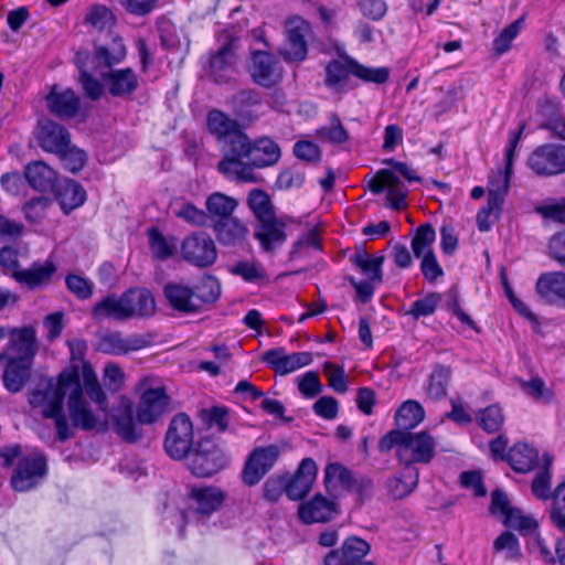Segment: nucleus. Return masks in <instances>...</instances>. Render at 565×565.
Returning a JSON list of instances; mask_svg holds the SVG:
<instances>
[{
	"mask_svg": "<svg viewBox=\"0 0 565 565\" xmlns=\"http://www.w3.org/2000/svg\"><path fill=\"white\" fill-rule=\"evenodd\" d=\"M418 479L419 472L415 466H404L399 475L387 481L388 494L395 500L405 498L416 488Z\"/></svg>",
	"mask_w": 565,
	"mask_h": 565,
	"instance_id": "41",
	"label": "nucleus"
},
{
	"mask_svg": "<svg viewBox=\"0 0 565 565\" xmlns=\"http://www.w3.org/2000/svg\"><path fill=\"white\" fill-rule=\"evenodd\" d=\"M38 350L36 331L32 326L8 331V343L2 352V360L7 362L2 381L8 391L17 393L23 388L30 377Z\"/></svg>",
	"mask_w": 565,
	"mask_h": 565,
	"instance_id": "2",
	"label": "nucleus"
},
{
	"mask_svg": "<svg viewBox=\"0 0 565 565\" xmlns=\"http://www.w3.org/2000/svg\"><path fill=\"white\" fill-rule=\"evenodd\" d=\"M324 484L330 493L339 490L351 489L353 486V477L349 469L338 462H331L324 470Z\"/></svg>",
	"mask_w": 565,
	"mask_h": 565,
	"instance_id": "47",
	"label": "nucleus"
},
{
	"mask_svg": "<svg viewBox=\"0 0 565 565\" xmlns=\"http://www.w3.org/2000/svg\"><path fill=\"white\" fill-rule=\"evenodd\" d=\"M298 390L306 398H313L322 392V384L319 376L313 371L306 372L302 376L297 377Z\"/></svg>",
	"mask_w": 565,
	"mask_h": 565,
	"instance_id": "64",
	"label": "nucleus"
},
{
	"mask_svg": "<svg viewBox=\"0 0 565 565\" xmlns=\"http://www.w3.org/2000/svg\"><path fill=\"white\" fill-rule=\"evenodd\" d=\"M228 465V456L212 440H202L188 458V467L196 477H211Z\"/></svg>",
	"mask_w": 565,
	"mask_h": 565,
	"instance_id": "7",
	"label": "nucleus"
},
{
	"mask_svg": "<svg viewBox=\"0 0 565 565\" xmlns=\"http://www.w3.org/2000/svg\"><path fill=\"white\" fill-rule=\"evenodd\" d=\"M225 40L209 62V75L220 84L231 81L236 71V40L227 34Z\"/></svg>",
	"mask_w": 565,
	"mask_h": 565,
	"instance_id": "17",
	"label": "nucleus"
},
{
	"mask_svg": "<svg viewBox=\"0 0 565 565\" xmlns=\"http://www.w3.org/2000/svg\"><path fill=\"white\" fill-rule=\"evenodd\" d=\"M64 168L73 173L78 172L86 162V153L70 145L57 153Z\"/></svg>",
	"mask_w": 565,
	"mask_h": 565,
	"instance_id": "63",
	"label": "nucleus"
},
{
	"mask_svg": "<svg viewBox=\"0 0 565 565\" xmlns=\"http://www.w3.org/2000/svg\"><path fill=\"white\" fill-rule=\"evenodd\" d=\"M163 292L173 309L182 312L199 310L198 298L192 288L182 284L169 282L164 286Z\"/></svg>",
	"mask_w": 565,
	"mask_h": 565,
	"instance_id": "35",
	"label": "nucleus"
},
{
	"mask_svg": "<svg viewBox=\"0 0 565 565\" xmlns=\"http://www.w3.org/2000/svg\"><path fill=\"white\" fill-rule=\"evenodd\" d=\"M317 465L313 459L301 460L295 476L286 479V494L291 500L302 499L310 490L317 477Z\"/></svg>",
	"mask_w": 565,
	"mask_h": 565,
	"instance_id": "24",
	"label": "nucleus"
},
{
	"mask_svg": "<svg viewBox=\"0 0 565 565\" xmlns=\"http://www.w3.org/2000/svg\"><path fill=\"white\" fill-rule=\"evenodd\" d=\"M316 137L333 145H341L349 140V134L337 114H332L328 125L317 129Z\"/></svg>",
	"mask_w": 565,
	"mask_h": 565,
	"instance_id": "50",
	"label": "nucleus"
},
{
	"mask_svg": "<svg viewBox=\"0 0 565 565\" xmlns=\"http://www.w3.org/2000/svg\"><path fill=\"white\" fill-rule=\"evenodd\" d=\"M25 179L39 192L54 191L58 180L56 172L43 161H33L25 168Z\"/></svg>",
	"mask_w": 565,
	"mask_h": 565,
	"instance_id": "34",
	"label": "nucleus"
},
{
	"mask_svg": "<svg viewBox=\"0 0 565 565\" xmlns=\"http://www.w3.org/2000/svg\"><path fill=\"white\" fill-rule=\"evenodd\" d=\"M324 72V85L333 94H345L353 89L354 86L350 79L351 75L374 84L385 83L390 75L387 67H367L350 56L330 61Z\"/></svg>",
	"mask_w": 565,
	"mask_h": 565,
	"instance_id": "3",
	"label": "nucleus"
},
{
	"mask_svg": "<svg viewBox=\"0 0 565 565\" xmlns=\"http://www.w3.org/2000/svg\"><path fill=\"white\" fill-rule=\"evenodd\" d=\"M479 425L487 433H497L503 425L504 417L499 405H490L477 415Z\"/></svg>",
	"mask_w": 565,
	"mask_h": 565,
	"instance_id": "58",
	"label": "nucleus"
},
{
	"mask_svg": "<svg viewBox=\"0 0 565 565\" xmlns=\"http://www.w3.org/2000/svg\"><path fill=\"white\" fill-rule=\"evenodd\" d=\"M129 299L124 292L120 297L107 296L93 308V317L97 320L111 318L115 320H126L131 318L128 308Z\"/></svg>",
	"mask_w": 565,
	"mask_h": 565,
	"instance_id": "36",
	"label": "nucleus"
},
{
	"mask_svg": "<svg viewBox=\"0 0 565 565\" xmlns=\"http://www.w3.org/2000/svg\"><path fill=\"white\" fill-rule=\"evenodd\" d=\"M370 551L366 541L356 536L348 537L341 548L329 552L324 557V565H374L364 561Z\"/></svg>",
	"mask_w": 565,
	"mask_h": 565,
	"instance_id": "21",
	"label": "nucleus"
},
{
	"mask_svg": "<svg viewBox=\"0 0 565 565\" xmlns=\"http://www.w3.org/2000/svg\"><path fill=\"white\" fill-rule=\"evenodd\" d=\"M67 409L71 418V423L68 422V424L72 428V436L74 435V428L92 430L97 427L98 420L84 396L78 374L75 382L71 383V392L67 398Z\"/></svg>",
	"mask_w": 565,
	"mask_h": 565,
	"instance_id": "12",
	"label": "nucleus"
},
{
	"mask_svg": "<svg viewBox=\"0 0 565 565\" xmlns=\"http://www.w3.org/2000/svg\"><path fill=\"white\" fill-rule=\"evenodd\" d=\"M238 206V201L222 192H213L205 200V213L207 222L212 221V225L218 221L230 218Z\"/></svg>",
	"mask_w": 565,
	"mask_h": 565,
	"instance_id": "39",
	"label": "nucleus"
},
{
	"mask_svg": "<svg viewBox=\"0 0 565 565\" xmlns=\"http://www.w3.org/2000/svg\"><path fill=\"white\" fill-rule=\"evenodd\" d=\"M335 513L334 502L321 494H316L311 500L301 503L299 507V518L306 524L327 522Z\"/></svg>",
	"mask_w": 565,
	"mask_h": 565,
	"instance_id": "33",
	"label": "nucleus"
},
{
	"mask_svg": "<svg viewBox=\"0 0 565 565\" xmlns=\"http://www.w3.org/2000/svg\"><path fill=\"white\" fill-rule=\"evenodd\" d=\"M207 128L210 132L216 137L220 145L241 130L237 120L230 118L220 110H211L209 113Z\"/></svg>",
	"mask_w": 565,
	"mask_h": 565,
	"instance_id": "44",
	"label": "nucleus"
},
{
	"mask_svg": "<svg viewBox=\"0 0 565 565\" xmlns=\"http://www.w3.org/2000/svg\"><path fill=\"white\" fill-rule=\"evenodd\" d=\"M173 213L178 218L193 226H205L207 224L205 211L196 207L191 202L177 203L173 206Z\"/></svg>",
	"mask_w": 565,
	"mask_h": 565,
	"instance_id": "53",
	"label": "nucleus"
},
{
	"mask_svg": "<svg viewBox=\"0 0 565 565\" xmlns=\"http://www.w3.org/2000/svg\"><path fill=\"white\" fill-rule=\"evenodd\" d=\"M193 445V426L188 415L180 413L171 419L166 438L164 449L175 460L183 459Z\"/></svg>",
	"mask_w": 565,
	"mask_h": 565,
	"instance_id": "8",
	"label": "nucleus"
},
{
	"mask_svg": "<svg viewBox=\"0 0 565 565\" xmlns=\"http://www.w3.org/2000/svg\"><path fill=\"white\" fill-rule=\"evenodd\" d=\"M436 238V232L430 224H422L412 238V250L415 257H420L434 253L433 244Z\"/></svg>",
	"mask_w": 565,
	"mask_h": 565,
	"instance_id": "51",
	"label": "nucleus"
},
{
	"mask_svg": "<svg viewBox=\"0 0 565 565\" xmlns=\"http://www.w3.org/2000/svg\"><path fill=\"white\" fill-rule=\"evenodd\" d=\"M310 30V24L300 17H292L287 21V40L281 50L285 60L300 62L306 58L308 53L306 38Z\"/></svg>",
	"mask_w": 565,
	"mask_h": 565,
	"instance_id": "18",
	"label": "nucleus"
},
{
	"mask_svg": "<svg viewBox=\"0 0 565 565\" xmlns=\"http://www.w3.org/2000/svg\"><path fill=\"white\" fill-rule=\"evenodd\" d=\"M262 360L279 375L296 372L301 367L310 365L313 361L310 352H294L289 354L282 347L264 352Z\"/></svg>",
	"mask_w": 565,
	"mask_h": 565,
	"instance_id": "20",
	"label": "nucleus"
},
{
	"mask_svg": "<svg viewBox=\"0 0 565 565\" xmlns=\"http://www.w3.org/2000/svg\"><path fill=\"white\" fill-rule=\"evenodd\" d=\"M46 475V459L43 454L34 451L22 457L11 478L12 488L17 491H29Z\"/></svg>",
	"mask_w": 565,
	"mask_h": 565,
	"instance_id": "10",
	"label": "nucleus"
},
{
	"mask_svg": "<svg viewBox=\"0 0 565 565\" xmlns=\"http://www.w3.org/2000/svg\"><path fill=\"white\" fill-rule=\"evenodd\" d=\"M535 290L545 303L565 308V273L548 271L541 274Z\"/></svg>",
	"mask_w": 565,
	"mask_h": 565,
	"instance_id": "23",
	"label": "nucleus"
},
{
	"mask_svg": "<svg viewBox=\"0 0 565 565\" xmlns=\"http://www.w3.org/2000/svg\"><path fill=\"white\" fill-rule=\"evenodd\" d=\"M198 298L199 309L203 303L214 302L221 295L218 280L213 276H204L193 289Z\"/></svg>",
	"mask_w": 565,
	"mask_h": 565,
	"instance_id": "54",
	"label": "nucleus"
},
{
	"mask_svg": "<svg viewBox=\"0 0 565 565\" xmlns=\"http://www.w3.org/2000/svg\"><path fill=\"white\" fill-rule=\"evenodd\" d=\"M507 459L516 472H527L536 466L539 451L526 443H516L510 448Z\"/></svg>",
	"mask_w": 565,
	"mask_h": 565,
	"instance_id": "43",
	"label": "nucleus"
},
{
	"mask_svg": "<svg viewBox=\"0 0 565 565\" xmlns=\"http://www.w3.org/2000/svg\"><path fill=\"white\" fill-rule=\"evenodd\" d=\"M527 164L535 174L542 177L565 173V146L558 143L542 145L531 153Z\"/></svg>",
	"mask_w": 565,
	"mask_h": 565,
	"instance_id": "9",
	"label": "nucleus"
},
{
	"mask_svg": "<svg viewBox=\"0 0 565 565\" xmlns=\"http://www.w3.org/2000/svg\"><path fill=\"white\" fill-rule=\"evenodd\" d=\"M126 56V46L121 40L115 39L107 46H97L89 64L94 66V72L99 75V71L109 68L120 63Z\"/></svg>",
	"mask_w": 565,
	"mask_h": 565,
	"instance_id": "38",
	"label": "nucleus"
},
{
	"mask_svg": "<svg viewBox=\"0 0 565 565\" xmlns=\"http://www.w3.org/2000/svg\"><path fill=\"white\" fill-rule=\"evenodd\" d=\"M181 254L184 260L198 267L211 266L217 257L214 241L204 232L186 236L181 245Z\"/></svg>",
	"mask_w": 565,
	"mask_h": 565,
	"instance_id": "11",
	"label": "nucleus"
},
{
	"mask_svg": "<svg viewBox=\"0 0 565 565\" xmlns=\"http://www.w3.org/2000/svg\"><path fill=\"white\" fill-rule=\"evenodd\" d=\"M49 110L60 118H72L79 109V98L71 88L53 85L45 97Z\"/></svg>",
	"mask_w": 565,
	"mask_h": 565,
	"instance_id": "26",
	"label": "nucleus"
},
{
	"mask_svg": "<svg viewBox=\"0 0 565 565\" xmlns=\"http://www.w3.org/2000/svg\"><path fill=\"white\" fill-rule=\"evenodd\" d=\"M129 299L128 308L130 316L149 317L156 310V302L151 292L145 288H132L126 292Z\"/></svg>",
	"mask_w": 565,
	"mask_h": 565,
	"instance_id": "46",
	"label": "nucleus"
},
{
	"mask_svg": "<svg viewBox=\"0 0 565 565\" xmlns=\"http://www.w3.org/2000/svg\"><path fill=\"white\" fill-rule=\"evenodd\" d=\"M425 412L423 406L414 401L404 402L395 414V424L397 429L408 431L423 422Z\"/></svg>",
	"mask_w": 565,
	"mask_h": 565,
	"instance_id": "45",
	"label": "nucleus"
},
{
	"mask_svg": "<svg viewBox=\"0 0 565 565\" xmlns=\"http://www.w3.org/2000/svg\"><path fill=\"white\" fill-rule=\"evenodd\" d=\"M250 62L249 72L258 85L271 87L281 79L282 68L273 54L264 51L254 52Z\"/></svg>",
	"mask_w": 565,
	"mask_h": 565,
	"instance_id": "22",
	"label": "nucleus"
},
{
	"mask_svg": "<svg viewBox=\"0 0 565 565\" xmlns=\"http://www.w3.org/2000/svg\"><path fill=\"white\" fill-rule=\"evenodd\" d=\"M436 443L426 431H405L404 445L399 450V462L404 466H414L416 462L427 463L435 454Z\"/></svg>",
	"mask_w": 565,
	"mask_h": 565,
	"instance_id": "14",
	"label": "nucleus"
},
{
	"mask_svg": "<svg viewBox=\"0 0 565 565\" xmlns=\"http://www.w3.org/2000/svg\"><path fill=\"white\" fill-rule=\"evenodd\" d=\"M212 228L218 243L224 246H242L248 235L247 225L236 216L218 221Z\"/></svg>",
	"mask_w": 565,
	"mask_h": 565,
	"instance_id": "32",
	"label": "nucleus"
},
{
	"mask_svg": "<svg viewBox=\"0 0 565 565\" xmlns=\"http://www.w3.org/2000/svg\"><path fill=\"white\" fill-rule=\"evenodd\" d=\"M113 429L125 441L134 443L141 436V428L134 417V405L130 398L120 396L109 412Z\"/></svg>",
	"mask_w": 565,
	"mask_h": 565,
	"instance_id": "16",
	"label": "nucleus"
},
{
	"mask_svg": "<svg viewBox=\"0 0 565 565\" xmlns=\"http://www.w3.org/2000/svg\"><path fill=\"white\" fill-rule=\"evenodd\" d=\"M247 205L258 222L275 216L269 195L260 189H254L248 193Z\"/></svg>",
	"mask_w": 565,
	"mask_h": 565,
	"instance_id": "49",
	"label": "nucleus"
},
{
	"mask_svg": "<svg viewBox=\"0 0 565 565\" xmlns=\"http://www.w3.org/2000/svg\"><path fill=\"white\" fill-rule=\"evenodd\" d=\"M539 113L542 116L540 127L548 130L554 137L565 140V115L559 111L556 103L552 100L542 102Z\"/></svg>",
	"mask_w": 565,
	"mask_h": 565,
	"instance_id": "42",
	"label": "nucleus"
},
{
	"mask_svg": "<svg viewBox=\"0 0 565 565\" xmlns=\"http://www.w3.org/2000/svg\"><path fill=\"white\" fill-rule=\"evenodd\" d=\"M38 138L43 150L56 154L62 152L70 143L67 130L60 124L50 119L40 120Z\"/></svg>",
	"mask_w": 565,
	"mask_h": 565,
	"instance_id": "30",
	"label": "nucleus"
},
{
	"mask_svg": "<svg viewBox=\"0 0 565 565\" xmlns=\"http://www.w3.org/2000/svg\"><path fill=\"white\" fill-rule=\"evenodd\" d=\"M147 344V339L139 334L125 337L120 332H107L99 338L98 349L107 354L121 355L143 349Z\"/></svg>",
	"mask_w": 565,
	"mask_h": 565,
	"instance_id": "25",
	"label": "nucleus"
},
{
	"mask_svg": "<svg viewBox=\"0 0 565 565\" xmlns=\"http://www.w3.org/2000/svg\"><path fill=\"white\" fill-rule=\"evenodd\" d=\"M110 95L124 97L132 94L138 87V76L131 68L99 71Z\"/></svg>",
	"mask_w": 565,
	"mask_h": 565,
	"instance_id": "27",
	"label": "nucleus"
},
{
	"mask_svg": "<svg viewBox=\"0 0 565 565\" xmlns=\"http://www.w3.org/2000/svg\"><path fill=\"white\" fill-rule=\"evenodd\" d=\"M323 374L334 392L343 394L348 391V381L342 366L327 362L323 364Z\"/></svg>",
	"mask_w": 565,
	"mask_h": 565,
	"instance_id": "61",
	"label": "nucleus"
},
{
	"mask_svg": "<svg viewBox=\"0 0 565 565\" xmlns=\"http://www.w3.org/2000/svg\"><path fill=\"white\" fill-rule=\"evenodd\" d=\"M148 238L150 249L156 258L164 260L173 255L175 245L170 243L156 227L148 230Z\"/></svg>",
	"mask_w": 565,
	"mask_h": 565,
	"instance_id": "56",
	"label": "nucleus"
},
{
	"mask_svg": "<svg viewBox=\"0 0 565 565\" xmlns=\"http://www.w3.org/2000/svg\"><path fill=\"white\" fill-rule=\"evenodd\" d=\"M53 193L65 213L81 206L86 200L84 188L70 179L58 181Z\"/></svg>",
	"mask_w": 565,
	"mask_h": 565,
	"instance_id": "37",
	"label": "nucleus"
},
{
	"mask_svg": "<svg viewBox=\"0 0 565 565\" xmlns=\"http://www.w3.org/2000/svg\"><path fill=\"white\" fill-rule=\"evenodd\" d=\"M525 125L522 124L518 131H510V139L505 150V168L498 171L489 179L488 201L490 209H501L504 196L510 186V179L513 171L514 154L523 134Z\"/></svg>",
	"mask_w": 565,
	"mask_h": 565,
	"instance_id": "6",
	"label": "nucleus"
},
{
	"mask_svg": "<svg viewBox=\"0 0 565 565\" xmlns=\"http://www.w3.org/2000/svg\"><path fill=\"white\" fill-rule=\"evenodd\" d=\"M113 12L104 4H94L85 13V23L102 31L113 25Z\"/></svg>",
	"mask_w": 565,
	"mask_h": 565,
	"instance_id": "57",
	"label": "nucleus"
},
{
	"mask_svg": "<svg viewBox=\"0 0 565 565\" xmlns=\"http://www.w3.org/2000/svg\"><path fill=\"white\" fill-rule=\"evenodd\" d=\"M450 375L449 367L438 365L434 369L427 386V396L430 399H440L446 396Z\"/></svg>",
	"mask_w": 565,
	"mask_h": 565,
	"instance_id": "52",
	"label": "nucleus"
},
{
	"mask_svg": "<svg viewBox=\"0 0 565 565\" xmlns=\"http://www.w3.org/2000/svg\"><path fill=\"white\" fill-rule=\"evenodd\" d=\"M82 377H83V391L85 390L86 394L90 398L92 402L97 404L98 408L100 411H106L107 406V398L106 394L100 386L98 379L92 369L90 365L85 364L82 370Z\"/></svg>",
	"mask_w": 565,
	"mask_h": 565,
	"instance_id": "48",
	"label": "nucleus"
},
{
	"mask_svg": "<svg viewBox=\"0 0 565 565\" xmlns=\"http://www.w3.org/2000/svg\"><path fill=\"white\" fill-rule=\"evenodd\" d=\"M252 140L241 129L236 135L221 145L222 160L217 170L228 180L253 182L254 172L249 167Z\"/></svg>",
	"mask_w": 565,
	"mask_h": 565,
	"instance_id": "4",
	"label": "nucleus"
},
{
	"mask_svg": "<svg viewBox=\"0 0 565 565\" xmlns=\"http://www.w3.org/2000/svg\"><path fill=\"white\" fill-rule=\"evenodd\" d=\"M369 190L373 194H380L386 190L387 206L392 209L402 210L406 206L408 190L390 169L379 170L370 180Z\"/></svg>",
	"mask_w": 565,
	"mask_h": 565,
	"instance_id": "13",
	"label": "nucleus"
},
{
	"mask_svg": "<svg viewBox=\"0 0 565 565\" xmlns=\"http://www.w3.org/2000/svg\"><path fill=\"white\" fill-rule=\"evenodd\" d=\"M440 300V294L429 292L423 298L415 300L406 311V315L412 316L414 319L431 316L436 311Z\"/></svg>",
	"mask_w": 565,
	"mask_h": 565,
	"instance_id": "55",
	"label": "nucleus"
},
{
	"mask_svg": "<svg viewBox=\"0 0 565 565\" xmlns=\"http://www.w3.org/2000/svg\"><path fill=\"white\" fill-rule=\"evenodd\" d=\"M503 521L507 526L520 530L532 532L536 529V521L530 516L525 515L520 509L512 508L508 514L503 518Z\"/></svg>",
	"mask_w": 565,
	"mask_h": 565,
	"instance_id": "62",
	"label": "nucleus"
},
{
	"mask_svg": "<svg viewBox=\"0 0 565 565\" xmlns=\"http://www.w3.org/2000/svg\"><path fill=\"white\" fill-rule=\"evenodd\" d=\"M280 449L277 445L256 447L248 456L244 470L243 481L247 486L257 484L278 460Z\"/></svg>",
	"mask_w": 565,
	"mask_h": 565,
	"instance_id": "15",
	"label": "nucleus"
},
{
	"mask_svg": "<svg viewBox=\"0 0 565 565\" xmlns=\"http://www.w3.org/2000/svg\"><path fill=\"white\" fill-rule=\"evenodd\" d=\"M78 81L86 96L92 100L100 98L104 93V85L93 74H90V68H94V66L85 64L78 66Z\"/></svg>",
	"mask_w": 565,
	"mask_h": 565,
	"instance_id": "59",
	"label": "nucleus"
},
{
	"mask_svg": "<svg viewBox=\"0 0 565 565\" xmlns=\"http://www.w3.org/2000/svg\"><path fill=\"white\" fill-rule=\"evenodd\" d=\"M18 253L15 249L2 245V274L10 275L20 285L29 289L46 286L56 267L52 262L33 264L30 268L22 269L18 266Z\"/></svg>",
	"mask_w": 565,
	"mask_h": 565,
	"instance_id": "5",
	"label": "nucleus"
},
{
	"mask_svg": "<svg viewBox=\"0 0 565 565\" xmlns=\"http://www.w3.org/2000/svg\"><path fill=\"white\" fill-rule=\"evenodd\" d=\"M281 151L279 146L268 137H260L252 140L249 152L250 171L271 167L280 159Z\"/></svg>",
	"mask_w": 565,
	"mask_h": 565,
	"instance_id": "31",
	"label": "nucleus"
},
{
	"mask_svg": "<svg viewBox=\"0 0 565 565\" xmlns=\"http://www.w3.org/2000/svg\"><path fill=\"white\" fill-rule=\"evenodd\" d=\"M77 374V371H63L57 379L42 377L28 394L30 406L38 409L43 417L53 420L61 443L72 437L64 401L70 395L71 383L75 382Z\"/></svg>",
	"mask_w": 565,
	"mask_h": 565,
	"instance_id": "1",
	"label": "nucleus"
},
{
	"mask_svg": "<svg viewBox=\"0 0 565 565\" xmlns=\"http://www.w3.org/2000/svg\"><path fill=\"white\" fill-rule=\"evenodd\" d=\"M224 498V492L217 487L193 488L190 493V509L199 516H209L221 507Z\"/></svg>",
	"mask_w": 565,
	"mask_h": 565,
	"instance_id": "28",
	"label": "nucleus"
},
{
	"mask_svg": "<svg viewBox=\"0 0 565 565\" xmlns=\"http://www.w3.org/2000/svg\"><path fill=\"white\" fill-rule=\"evenodd\" d=\"M385 257L383 255L371 256L365 249L356 248L350 257V262L358 267L362 274L371 281L381 284L383 280V264Z\"/></svg>",
	"mask_w": 565,
	"mask_h": 565,
	"instance_id": "40",
	"label": "nucleus"
},
{
	"mask_svg": "<svg viewBox=\"0 0 565 565\" xmlns=\"http://www.w3.org/2000/svg\"><path fill=\"white\" fill-rule=\"evenodd\" d=\"M169 406V397L164 387H148L141 393L137 405V420L140 425L156 423L166 414Z\"/></svg>",
	"mask_w": 565,
	"mask_h": 565,
	"instance_id": "19",
	"label": "nucleus"
},
{
	"mask_svg": "<svg viewBox=\"0 0 565 565\" xmlns=\"http://www.w3.org/2000/svg\"><path fill=\"white\" fill-rule=\"evenodd\" d=\"M550 516L553 524L565 536V483L559 484L554 492L553 505L550 511Z\"/></svg>",
	"mask_w": 565,
	"mask_h": 565,
	"instance_id": "60",
	"label": "nucleus"
},
{
	"mask_svg": "<svg viewBox=\"0 0 565 565\" xmlns=\"http://www.w3.org/2000/svg\"><path fill=\"white\" fill-rule=\"evenodd\" d=\"M285 228L286 222L282 218L271 216L258 222L255 237L266 252H273L285 243L287 238Z\"/></svg>",
	"mask_w": 565,
	"mask_h": 565,
	"instance_id": "29",
	"label": "nucleus"
}]
</instances>
